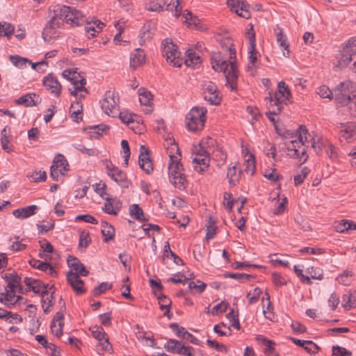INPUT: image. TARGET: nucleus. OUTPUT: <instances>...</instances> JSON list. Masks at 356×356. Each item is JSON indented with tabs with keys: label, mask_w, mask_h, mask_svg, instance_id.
<instances>
[{
	"label": "nucleus",
	"mask_w": 356,
	"mask_h": 356,
	"mask_svg": "<svg viewBox=\"0 0 356 356\" xmlns=\"http://www.w3.org/2000/svg\"><path fill=\"white\" fill-rule=\"evenodd\" d=\"M229 50V60L224 58L220 52H214L211 56V65L215 71L223 72L227 80L226 86L234 90L236 88L238 70L235 60V52Z\"/></svg>",
	"instance_id": "nucleus-1"
},
{
	"label": "nucleus",
	"mask_w": 356,
	"mask_h": 356,
	"mask_svg": "<svg viewBox=\"0 0 356 356\" xmlns=\"http://www.w3.org/2000/svg\"><path fill=\"white\" fill-rule=\"evenodd\" d=\"M216 140L212 138H203L192 149V162L194 169L200 172H204L210 163V154L213 152Z\"/></svg>",
	"instance_id": "nucleus-2"
},
{
	"label": "nucleus",
	"mask_w": 356,
	"mask_h": 356,
	"mask_svg": "<svg viewBox=\"0 0 356 356\" xmlns=\"http://www.w3.org/2000/svg\"><path fill=\"white\" fill-rule=\"evenodd\" d=\"M307 135L308 131L305 126H300L298 131V139L291 140L286 143V147L289 154L299 159L301 163H305L307 159L306 143H309Z\"/></svg>",
	"instance_id": "nucleus-3"
},
{
	"label": "nucleus",
	"mask_w": 356,
	"mask_h": 356,
	"mask_svg": "<svg viewBox=\"0 0 356 356\" xmlns=\"http://www.w3.org/2000/svg\"><path fill=\"white\" fill-rule=\"evenodd\" d=\"M356 56V38H350L341 49L336 54L333 60L334 69L341 70L348 66L350 61L355 59Z\"/></svg>",
	"instance_id": "nucleus-4"
},
{
	"label": "nucleus",
	"mask_w": 356,
	"mask_h": 356,
	"mask_svg": "<svg viewBox=\"0 0 356 356\" xmlns=\"http://www.w3.org/2000/svg\"><path fill=\"white\" fill-rule=\"evenodd\" d=\"M53 12L63 23L65 21L73 26H80L85 22L82 13L72 7L56 5Z\"/></svg>",
	"instance_id": "nucleus-5"
},
{
	"label": "nucleus",
	"mask_w": 356,
	"mask_h": 356,
	"mask_svg": "<svg viewBox=\"0 0 356 356\" xmlns=\"http://www.w3.org/2000/svg\"><path fill=\"white\" fill-rule=\"evenodd\" d=\"M291 97V93L285 82L280 81L277 85V91L274 94L269 92V103L270 106H274L270 113L279 114L282 108V104L284 102H289Z\"/></svg>",
	"instance_id": "nucleus-6"
},
{
	"label": "nucleus",
	"mask_w": 356,
	"mask_h": 356,
	"mask_svg": "<svg viewBox=\"0 0 356 356\" xmlns=\"http://www.w3.org/2000/svg\"><path fill=\"white\" fill-rule=\"evenodd\" d=\"M175 158V161H169L168 163L169 179L176 188L183 190L187 184L184 170L182 164L180 163L181 159L177 160V156Z\"/></svg>",
	"instance_id": "nucleus-7"
},
{
	"label": "nucleus",
	"mask_w": 356,
	"mask_h": 356,
	"mask_svg": "<svg viewBox=\"0 0 356 356\" xmlns=\"http://www.w3.org/2000/svg\"><path fill=\"white\" fill-rule=\"evenodd\" d=\"M207 110L203 107H194L186 117V126L190 131H196L204 126Z\"/></svg>",
	"instance_id": "nucleus-8"
},
{
	"label": "nucleus",
	"mask_w": 356,
	"mask_h": 356,
	"mask_svg": "<svg viewBox=\"0 0 356 356\" xmlns=\"http://www.w3.org/2000/svg\"><path fill=\"white\" fill-rule=\"evenodd\" d=\"M100 104L103 111L108 116L115 118L119 114V97L114 91H106Z\"/></svg>",
	"instance_id": "nucleus-9"
},
{
	"label": "nucleus",
	"mask_w": 356,
	"mask_h": 356,
	"mask_svg": "<svg viewBox=\"0 0 356 356\" xmlns=\"http://www.w3.org/2000/svg\"><path fill=\"white\" fill-rule=\"evenodd\" d=\"M162 51L166 60L174 67H179L182 64V59L179 58L180 53L177 47L171 39L166 38L162 42Z\"/></svg>",
	"instance_id": "nucleus-10"
},
{
	"label": "nucleus",
	"mask_w": 356,
	"mask_h": 356,
	"mask_svg": "<svg viewBox=\"0 0 356 356\" xmlns=\"http://www.w3.org/2000/svg\"><path fill=\"white\" fill-rule=\"evenodd\" d=\"M63 26V22L53 12L42 31V38L45 42H52L54 40L59 36V29Z\"/></svg>",
	"instance_id": "nucleus-11"
},
{
	"label": "nucleus",
	"mask_w": 356,
	"mask_h": 356,
	"mask_svg": "<svg viewBox=\"0 0 356 356\" xmlns=\"http://www.w3.org/2000/svg\"><path fill=\"white\" fill-rule=\"evenodd\" d=\"M353 89V83L349 80L341 82L336 86L334 90V96L337 104L342 106H345V104L352 99L350 92Z\"/></svg>",
	"instance_id": "nucleus-12"
},
{
	"label": "nucleus",
	"mask_w": 356,
	"mask_h": 356,
	"mask_svg": "<svg viewBox=\"0 0 356 356\" xmlns=\"http://www.w3.org/2000/svg\"><path fill=\"white\" fill-rule=\"evenodd\" d=\"M246 37L248 39V70L250 72L252 75H254V69L256 67V63L257 61L258 52L255 49V33L253 29V26L246 31Z\"/></svg>",
	"instance_id": "nucleus-13"
},
{
	"label": "nucleus",
	"mask_w": 356,
	"mask_h": 356,
	"mask_svg": "<svg viewBox=\"0 0 356 356\" xmlns=\"http://www.w3.org/2000/svg\"><path fill=\"white\" fill-rule=\"evenodd\" d=\"M68 170V163L65 156L62 154L56 156L50 168V176L52 179L59 181Z\"/></svg>",
	"instance_id": "nucleus-14"
},
{
	"label": "nucleus",
	"mask_w": 356,
	"mask_h": 356,
	"mask_svg": "<svg viewBox=\"0 0 356 356\" xmlns=\"http://www.w3.org/2000/svg\"><path fill=\"white\" fill-rule=\"evenodd\" d=\"M227 6L241 17L249 19L251 16L249 6L243 0H227Z\"/></svg>",
	"instance_id": "nucleus-15"
},
{
	"label": "nucleus",
	"mask_w": 356,
	"mask_h": 356,
	"mask_svg": "<svg viewBox=\"0 0 356 356\" xmlns=\"http://www.w3.org/2000/svg\"><path fill=\"white\" fill-rule=\"evenodd\" d=\"M106 171L108 175L120 186L123 188L129 187V181L127 179L126 174L123 171L112 164L106 165Z\"/></svg>",
	"instance_id": "nucleus-16"
},
{
	"label": "nucleus",
	"mask_w": 356,
	"mask_h": 356,
	"mask_svg": "<svg viewBox=\"0 0 356 356\" xmlns=\"http://www.w3.org/2000/svg\"><path fill=\"white\" fill-rule=\"evenodd\" d=\"M138 163L141 169L150 174L153 171V163L149 157V150L145 146L141 145L138 157Z\"/></svg>",
	"instance_id": "nucleus-17"
},
{
	"label": "nucleus",
	"mask_w": 356,
	"mask_h": 356,
	"mask_svg": "<svg viewBox=\"0 0 356 356\" xmlns=\"http://www.w3.org/2000/svg\"><path fill=\"white\" fill-rule=\"evenodd\" d=\"M43 85L51 94L56 97L60 96L62 86L56 77L53 74H50L44 78Z\"/></svg>",
	"instance_id": "nucleus-18"
},
{
	"label": "nucleus",
	"mask_w": 356,
	"mask_h": 356,
	"mask_svg": "<svg viewBox=\"0 0 356 356\" xmlns=\"http://www.w3.org/2000/svg\"><path fill=\"white\" fill-rule=\"evenodd\" d=\"M170 327L178 337L189 341L193 344L200 345V341L195 337L186 331L184 327H180L177 323H171Z\"/></svg>",
	"instance_id": "nucleus-19"
},
{
	"label": "nucleus",
	"mask_w": 356,
	"mask_h": 356,
	"mask_svg": "<svg viewBox=\"0 0 356 356\" xmlns=\"http://www.w3.org/2000/svg\"><path fill=\"white\" fill-rule=\"evenodd\" d=\"M67 279L76 294H82L86 291L83 282L80 279L77 273L72 271L69 272L67 275Z\"/></svg>",
	"instance_id": "nucleus-20"
},
{
	"label": "nucleus",
	"mask_w": 356,
	"mask_h": 356,
	"mask_svg": "<svg viewBox=\"0 0 356 356\" xmlns=\"http://www.w3.org/2000/svg\"><path fill=\"white\" fill-rule=\"evenodd\" d=\"M104 199L106 202L102 207V209L106 213L116 216L122 207L120 201L117 198H112L108 196L106 197Z\"/></svg>",
	"instance_id": "nucleus-21"
},
{
	"label": "nucleus",
	"mask_w": 356,
	"mask_h": 356,
	"mask_svg": "<svg viewBox=\"0 0 356 356\" xmlns=\"http://www.w3.org/2000/svg\"><path fill=\"white\" fill-rule=\"evenodd\" d=\"M166 140V150L167 153L170 157V161H175V158L174 156H177V160L181 159V153L178 147V145L175 143V139L170 135H168V137L165 138Z\"/></svg>",
	"instance_id": "nucleus-22"
},
{
	"label": "nucleus",
	"mask_w": 356,
	"mask_h": 356,
	"mask_svg": "<svg viewBox=\"0 0 356 356\" xmlns=\"http://www.w3.org/2000/svg\"><path fill=\"white\" fill-rule=\"evenodd\" d=\"M24 282L35 293L41 294V296L47 294V286L40 280L26 277H24Z\"/></svg>",
	"instance_id": "nucleus-23"
},
{
	"label": "nucleus",
	"mask_w": 356,
	"mask_h": 356,
	"mask_svg": "<svg viewBox=\"0 0 356 356\" xmlns=\"http://www.w3.org/2000/svg\"><path fill=\"white\" fill-rule=\"evenodd\" d=\"M68 266L74 270L76 273L81 276H86L88 271L86 269L84 265L76 257L70 256L67 260Z\"/></svg>",
	"instance_id": "nucleus-24"
},
{
	"label": "nucleus",
	"mask_w": 356,
	"mask_h": 356,
	"mask_svg": "<svg viewBox=\"0 0 356 356\" xmlns=\"http://www.w3.org/2000/svg\"><path fill=\"white\" fill-rule=\"evenodd\" d=\"M38 209L36 205H30L14 210L13 214L17 218L24 219L33 216Z\"/></svg>",
	"instance_id": "nucleus-25"
},
{
	"label": "nucleus",
	"mask_w": 356,
	"mask_h": 356,
	"mask_svg": "<svg viewBox=\"0 0 356 356\" xmlns=\"http://www.w3.org/2000/svg\"><path fill=\"white\" fill-rule=\"evenodd\" d=\"M74 78V79H71L70 81L72 84V86L69 88L70 93L72 95L76 96L79 92H86V89L84 88V86L86 83V80L83 77H81L78 73Z\"/></svg>",
	"instance_id": "nucleus-26"
},
{
	"label": "nucleus",
	"mask_w": 356,
	"mask_h": 356,
	"mask_svg": "<svg viewBox=\"0 0 356 356\" xmlns=\"http://www.w3.org/2000/svg\"><path fill=\"white\" fill-rule=\"evenodd\" d=\"M104 26V23L99 20H95L92 22H88L84 26V30L87 37L90 38L95 37L96 33L102 30Z\"/></svg>",
	"instance_id": "nucleus-27"
},
{
	"label": "nucleus",
	"mask_w": 356,
	"mask_h": 356,
	"mask_svg": "<svg viewBox=\"0 0 356 356\" xmlns=\"http://www.w3.org/2000/svg\"><path fill=\"white\" fill-rule=\"evenodd\" d=\"M145 55L143 50L136 49L130 56V66L135 69L142 65L145 61Z\"/></svg>",
	"instance_id": "nucleus-28"
},
{
	"label": "nucleus",
	"mask_w": 356,
	"mask_h": 356,
	"mask_svg": "<svg viewBox=\"0 0 356 356\" xmlns=\"http://www.w3.org/2000/svg\"><path fill=\"white\" fill-rule=\"evenodd\" d=\"M340 136L349 142L356 138V124L350 123L343 126L340 131Z\"/></svg>",
	"instance_id": "nucleus-29"
},
{
	"label": "nucleus",
	"mask_w": 356,
	"mask_h": 356,
	"mask_svg": "<svg viewBox=\"0 0 356 356\" xmlns=\"http://www.w3.org/2000/svg\"><path fill=\"white\" fill-rule=\"evenodd\" d=\"M276 40L279 45L282 47L283 56L285 57L289 56V43L286 35L283 33L282 31L277 28L275 30Z\"/></svg>",
	"instance_id": "nucleus-30"
},
{
	"label": "nucleus",
	"mask_w": 356,
	"mask_h": 356,
	"mask_svg": "<svg viewBox=\"0 0 356 356\" xmlns=\"http://www.w3.org/2000/svg\"><path fill=\"white\" fill-rule=\"evenodd\" d=\"M6 278L8 282V288L10 289V291L19 290V292L21 291L22 287L19 285L21 282L20 276L13 273L6 275Z\"/></svg>",
	"instance_id": "nucleus-31"
},
{
	"label": "nucleus",
	"mask_w": 356,
	"mask_h": 356,
	"mask_svg": "<svg viewBox=\"0 0 356 356\" xmlns=\"http://www.w3.org/2000/svg\"><path fill=\"white\" fill-rule=\"evenodd\" d=\"M310 140L312 141V147L317 154H319L325 149L326 145H327L329 142L326 138L318 136L312 137Z\"/></svg>",
	"instance_id": "nucleus-32"
},
{
	"label": "nucleus",
	"mask_w": 356,
	"mask_h": 356,
	"mask_svg": "<svg viewBox=\"0 0 356 356\" xmlns=\"http://www.w3.org/2000/svg\"><path fill=\"white\" fill-rule=\"evenodd\" d=\"M291 339L296 345L304 348L309 353H315L317 352L318 347L312 341H305L295 338H291Z\"/></svg>",
	"instance_id": "nucleus-33"
},
{
	"label": "nucleus",
	"mask_w": 356,
	"mask_h": 356,
	"mask_svg": "<svg viewBox=\"0 0 356 356\" xmlns=\"http://www.w3.org/2000/svg\"><path fill=\"white\" fill-rule=\"evenodd\" d=\"M186 56L184 63L188 67L194 68L201 63L200 56L195 52L193 51V50L188 49L186 51Z\"/></svg>",
	"instance_id": "nucleus-34"
},
{
	"label": "nucleus",
	"mask_w": 356,
	"mask_h": 356,
	"mask_svg": "<svg viewBox=\"0 0 356 356\" xmlns=\"http://www.w3.org/2000/svg\"><path fill=\"white\" fill-rule=\"evenodd\" d=\"M159 304L160 305V309L162 311H164L163 315L167 316L169 319L172 316V314H170V308L171 305V300L168 297L161 295L158 297Z\"/></svg>",
	"instance_id": "nucleus-35"
},
{
	"label": "nucleus",
	"mask_w": 356,
	"mask_h": 356,
	"mask_svg": "<svg viewBox=\"0 0 356 356\" xmlns=\"http://www.w3.org/2000/svg\"><path fill=\"white\" fill-rule=\"evenodd\" d=\"M129 213L132 218L140 221L145 222L148 219L145 218L143 209L138 204H132L129 207Z\"/></svg>",
	"instance_id": "nucleus-36"
},
{
	"label": "nucleus",
	"mask_w": 356,
	"mask_h": 356,
	"mask_svg": "<svg viewBox=\"0 0 356 356\" xmlns=\"http://www.w3.org/2000/svg\"><path fill=\"white\" fill-rule=\"evenodd\" d=\"M36 96L34 93L26 94L15 100L17 105H24L25 106H36L38 103L34 100L33 97Z\"/></svg>",
	"instance_id": "nucleus-37"
},
{
	"label": "nucleus",
	"mask_w": 356,
	"mask_h": 356,
	"mask_svg": "<svg viewBox=\"0 0 356 356\" xmlns=\"http://www.w3.org/2000/svg\"><path fill=\"white\" fill-rule=\"evenodd\" d=\"M355 229H356L355 223L353 222L352 221H348L346 220H341L335 226V230L339 233H343L346 231Z\"/></svg>",
	"instance_id": "nucleus-38"
},
{
	"label": "nucleus",
	"mask_w": 356,
	"mask_h": 356,
	"mask_svg": "<svg viewBox=\"0 0 356 356\" xmlns=\"http://www.w3.org/2000/svg\"><path fill=\"white\" fill-rule=\"evenodd\" d=\"M102 233L104 236V241L108 242L113 238L115 234L114 227L106 222L102 224Z\"/></svg>",
	"instance_id": "nucleus-39"
},
{
	"label": "nucleus",
	"mask_w": 356,
	"mask_h": 356,
	"mask_svg": "<svg viewBox=\"0 0 356 356\" xmlns=\"http://www.w3.org/2000/svg\"><path fill=\"white\" fill-rule=\"evenodd\" d=\"M337 280L340 284L349 286L353 280V273L352 271L344 270L337 277Z\"/></svg>",
	"instance_id": "nucleus-40"
},
{
	"label": "nucleus",
	"mask_w": 356,
	"mask_h": 356,
	"mask_svg": "<svg viewBox=\"0 0 356 356\" xmlns=\"http://www.w3.org/2000/svg\"><path fill=\"white\" fill-rule=\"evenodd\" d=\"M138 97L140 103L142 105L149 106L152 100V95L150 92L146 90L145 88H140L138 90Z\"/></svg>",
	"instance_id": "nucleus-41"
},
{
	"label": "nucleus",
	"mask_w": 356,
	"mask_h": 356,
	"mask_svg": "<svg viewBox=\"0 0 356 356\" xmlns=\"http://www.w3.org/2000/svg\"><path fill=\"white\" fill-rule=\"evenodd\" d=\"M14 26L8 22L0 23V36H5L8 39L11 38L14 33Z\"/></svg>",
	"instance_id": "nucleus-42"
},
{
	"label": "nucleus",
	"mask_w": 356,
	"mask_h": 356,
	"mask_svg": "<svg viewBox=\"0 0 356 356\" xmlns=\"http://www.w3.org/2000/svg\"><path fill=\"white\" fill-rule=\"evenodd\" d=\"M356 299L350 292L343 294L342 296V306L346 309H350L355 306Z\"/></svg>",
	"instance_id": "nucleus-43"
},
{
	"label": "nucleus",
	"mask_w": 356,
	"mask_h": 356,
	"mask_svg": "<svg viewBox=\"0 0 356 356\" xmlns=\"http://www.w3.org/2000/svg\"><path fill=\"white\" fill-rule=\"evenodd\" d=\"M73 147L88 156H97L99 154L98 150L95 148H87L81 143H74L73 144Z\"/></svg>",
	"instance_id": "nucleus-44"
},
{
	"label": "nucleus",
	"mask_w": 356,
	"mask_h": 356,
	"mask_svg": "<svg viewBox=\"0 0 356 356\" xmlns=\"http://www.w3.org/2000/svg\"><path fill=\"white\" fill-rule=\"evenodd\" d=\"M181 343L176 339L168 340L164 346L167 351L171 353H178L179 348L181 346Z\"/></svg>",
	"instance_id": "nucleus-45"
},
{
	"label": "nucleus",
	"mask_w": 356,
	"mask_h": 356,
	"mask_svg": "<svg viewBox=\"0 0 356 356\" xmlns=\"http://www.w3.org/2000/svg\"><path fill=\"white\" fill-rule=\"evenodd\" d=\"M227 177L231 185H235L239 178V174L236 172V165L229 167L227 169Z\"/></svg>",
	"instance_id": "nucleus-46"
},
{
	"label": "nucleus",
	"mask_w": 356,
	"mask_h": 356,
	"mask_svg": "<svg viewBox=\"0 0 356 356\" xmlns=\"http://www.w3.org/2000/svg\"><path fill=\"white\" fill-rule=\"evenodd\" d=\"M262 291L259 287H256L253 289L252 291H250L246 296L247 298L248 299V303L250 305L256 303Z\"/></svg>",
	"instance_id": "nucleus-47"
},
{
	"label": "nucleus",
	"mask_w": 356,
	"mask_h": 356,
	"mask_svg": "<svg viewBox=\"0 0 356 356\" xmlns=\"http://www.w3.org/2000/svg\"><path fill=\"white\" fill-rule=\"evenodd\" d=\"M309 172L310 170L307 167H304L302 168L300 172L294 176L295 185L298 186L302 184L305 179L307 177Z\"/></svg>",
	"instance_id": "nucleus-48"
},
{
	"label": "nucleus",
	"mask_w": 356,
	"mask_h": 356,
	"mask_svg": "<svg viewBox=\"0 0 356 356\" xmlns=\"http://www.w3.org/2000/svg\"><path fill=\"white\" fill-rule=\"evenodd\" d=\"M90 242L91 239L89 232L85 230L81 231L79 235V247L86 248L88 246Z\"/></svg>",
	"instance_id": "nucleus-49"
},
{
	"label": "nucleus",
	"mask_w": 356,
	"mask_h": 356,
	"mask_svg": "<svg viewBox=\"0 0 356 356\" xmlns=\"http://www.w3.org/2000/svg\"><path fill=\"white\" fill-rule=\"evenodd\" d=\"M28 177L31 179V181L35 182H40L45 181L47 179V174L44 170H39L33 172L30 174Z\"/></svg>",
	"instance_id": "nucleus-50"
},
{
	"label": "nucleus",
	"mask_w": 356,
	"mask_h": 356,
	"mask_svg": "<svg viewBox=\"0 0 356 356\" xmlns=\"http://www.w3.org/2000/svg\"><path fill=\"white\" fill-rule=\"evenodd\" d=\"M207 230V238H213L216 234V226L215 220L211 217L209 218Z\"/></svg>",
	"instance_id": "nucleus-51"
},
{
	"label": "nucleus",
	"mask_w": 356,
	"mask_h": 356,
	"mask_svg": "<svg viewBox=\"0 0 356 356\" xmlns=\"http://www.w3.org/2000/svg\"><path fill=\"white\" fill-rule=\"evenodd\" d=\"M317 93L322 98H328L332 99L334 96V91L332 92L330 88L326 86H321L317 88Z\"/></svg>",
	"instance_id": "nucleus-52"
},
{
	"label": "nucleus",
	"mask_w": 356,
	"mask_h": 356,
	"mask_svg": "<svg viewBox=\"0 0 356 356\" xmlns=\"http://www.w3.org/2000/svg\"><path fill=\"white\" fill-rule=\"evenodd\" d=\"M42 296V307L44 313L49 312V308L52 306L51 300L52 294L49 296L48 292L47 294H43Z\"/></svg>",
	"instance_id": "nucleus-53"
},
{
	"label": "nucleus",
	"mask_w": 356,
	"mask_h": 356,
	"mask_svg": "<svg viewBox=\"0 0 356 356\" xmlns=\"http://www.w3.org/2000/svg\"><path fill=\"white\" fill-rule=\"evenodd\" d=\"M207 284L200 280H197V282H190L188 284V288L190 290H195L197 293H202Z\"/></svg>",
	"instance_id": "nucleus-54"
},
{
	"label": "nucleus",
	"mask_w": 356,
	"mask_h": 356,
	"mask_svg": "<svg viewBox=\"0 0 356 356\" xmlns=\"http://www.w3.org/2000/svg\"><path fill=\"white\" fill-rule=\"evenodd\" d=\"M162 3L165 4L163 0H159V2L150 1L147 3L146 9L152 12H160L163 10Z\"/></svg>",
	"instance_id": "nucleus-55"
},
{
	"label": "nucleus",
	"mask_w": 356,
	"mask_h": 356,
	"mask_svg": "<svg viewBox=\"0 0 356 356\" xmlns=\"http://www.w3.org/2000/svg\"><path fill=\"white\" fill-rule=\"evenodd\" d=\"M63 321H60L58 323L55 321H52L51 324V330L53 334L57 337H60L63 334Z\"/></svg>",
	"instance_id": "nucleus-56"
},
{
	"label": "nucleus",
	"mask_w": 356,
	"mask_h": 356,
	"mask_svg": "<svg viewBox=\"0 0 356 356\" xmlns=\"http://www.w3.org/2000/svg\"><path fill=\"white\" fill-rule=\"evenodd\" d=\"M204 99L209 102L211 104L218 105L220 102V98L218 96V92L212 93H204Z\"/></svg>",
	"instance_id": "nucleus-57"
},
{
	"label": "nucleus",
	"mask_w": 356,
	"mask_h": 356,
	"mask_svg": "<svg viewBox=\"0 0 356 356\" xmlns=\"http://www.w3.org/2000/svg\"><path fill=\"white\" fill-rule=\"evenodd\" d=\"M254 156L252 154H250L248 158L246 160V167L245 171L252 175L255 170V165H254Z\"/></svg>",
	"instance_id": "nucleus-58"
},
{
	"label": "nucleus",
	"mask_w": 356,
	"mask_h": 356,
	"mask_svg": "<svg viewBox=\"0 0 356 356\" xmlns=\"http://www.w3.org/2000/svg\"><path fill=\"white\" fill-rule=\"evenodd\" d=\"M225 277L232 278L237 280L240 282H243L245 280H250L252 277L251 275L246 274V273H226L225 274Z\"/></svg>",
	"instance_id": "nucleus-59"
},
{
	"label": "nucleus",
	"mask_w": 356,
	"mask_h": 356,
	"mask_svg": "<svg viewBox=\"0 0 356 356\" xmlns=\"http://www.w3.org/2000/svg\"><path fill=\"white\" fill-rule=\"evenodd\" d=\"M114 25L115 27L118 30V33L115 34L113 40L115 44H120L122 40L121 35L124 31V22L118 21L115 22Z\"/></svg>",
	"instance_id": "nucleus-60"
},
{
	"label": "nucleus",
	"mask_w": 356,
	"mask_h": 356,
	"mask_svg": "<svg viewBox=\"0 0 356 356\" xmlns=\"http://www.w3.org/2000/svg\"><path fill=\"white\" fill-rule=\"evenodd\" d=\"M35 339L40 343L44 348L49 349V350H55V344L49 343L44 336L37 335Z\"/></svg>",
	"instance_id": "nucleus-61"
},
{
	"label": "nucleus",
	"mask_w": 356,
	"mask_h": 356,
	"mask_svg": "<svg viewBox=\"0 0 356 356\" xmlns=\"http://www.w3.org/2000/svg\"><path fill=\"white\" fill-rule=\"evenodd\" d=\"M263 175L266 178L273 182H276L279 179V175L275 169H266Z\"/></svg>",
	"instance_id": "nucleus-62"
},
{
	"label": "nucleus",
	"mask_w": 356,
	"mask_h": 356,
	"mask_svg": "<svg viewBox=\"0 0 356 356\" xmlns=\"http://www.w3.org/2000/svg\"><path fill=\"white\" fill-rule=\"evenodd\" d=\"M332 354L334 356H351L352 353L343 347L339 346H333Z\"/></svg>",
	"instance_id": "nucleus-63"
},
{
	"label": "nucleus",
	"mask_w": 356,
	"mask_h": 356,
	"mask_svg": "<svg viewBox=\"0 0 356 356\" xmlns=\"http://www.w3.org/2000/svg\"><path fill=\"white\" fill-rule=\"evenodd\" d=\"M344 106L348 108L351 115L356 118V95H353L352 99H350Z\"/></svg>",
	"instance_id": "nucleus-64"
}]
</instances>
